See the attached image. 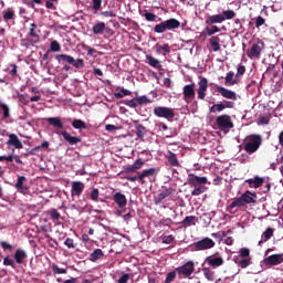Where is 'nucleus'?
I'll use <instances>...</instances> for the list:
<instances>
[{"mask_svg":"<svg viewBox=\"0 0 283 283\" xmlns=\"http://www.w3.org/2000/svg\"><path fill=\"white\" fill-rule=\"evenodd\" d=\"M265 266H277L283 263V253L272 254L264 260Z\"/></svg>","mask_w":283,"mask_h":283,"instance_id":"nucleus-19","label":"nucleus"},{"mask_svg":"<svg viewBox=\"0 0 283 283\" xmlns=\"http://www.w3.org/2000/svg\"><path fill=\"white\" fill-rule=\"evenodd\" d=\"M166 158H167L170 167H180V161L178 160V155H176L174 151L168 150Z\"/></svg>","mask_w":283,"mask_h":283,"instance_id":"nucleus-25","label":"nucleus"},{"mask_svg":"<svg viewBox=\"0 0 283 283\" xmlns=\"http://www.w3.org/2000/svg\"><path fill=\"white\" fill-rule=\"evenodd\" d=\"M154 115L157 116V118H166V120H174L176 117V112L174 108H169L166 106H156L154 108Z\"/></svg>","mask_w":283,"mask_h":283,"instance_id":"nucleus-9","label":"nucleus"},{"mask_svg":"<svg viewBox=\"0 0 283 283\" xmlns=\"http://www.w3.org/2000/svg\"><path fill=\"white\" fill-rule=\"evenodd\" d=\"M138 176H126L128 182H136L138 180L142 185H145V178H153L158 175L157 168L144 169L142 172H137Z\"/></svg>","mask_w":283,"mask_h":283,"instance_id":"nucleus-6","label":"nucleus"},{"mask_svg":"<svg viewBox=\"0 0 283 283\" xmlns=\"http://www.w3.org/2000/svg\"><path fill=\"white\" fill-rule=\"evenodd\" d=\"M132 277V275L129 274H123L119 279H118V283H127L129 282V279Z\"/></svg>","mask_w":283,"mask_h":283,"instance_id":"nucleus-64","label":"nucleus"},{"mask_svg":"<svg viewBox=\"0 0 283 283\" xmlns=\"http://www.w3.org/2000/svg\"><path fill=\"white\" fill-rule=\"evenodd\" d=\"M50 216H51V220H53V222H55V220L61 219V213H59V211L56 209H52L50 211Z\"/></svg>","mask_w":283,"mask_h":283,"instance_id":"nucleus-52","label":"nucleus"},{"mask_svg":"<svg viewBox=\"0 0 283 283\" xmlns=\"http://www.w3.org/2000/svg\"><path fill=\"white\" fill-rule=\"evenodd\" d=\"M262 147V135L252 134L245 138L243 144V149L249 154V156L255 154Z\"/></svg>","mask_w":283,"mask_h":283,"instance_id":"nucleus-4","label":"nucleus"},{"mask_svg":"<svg viewBox=\"0 0 283 283\" xmlns=\"http://www.w3.org/2000/svg\"><path fill=\"white\" fill-rule=\"evenodd\" d=\"M216 247V241L213 239L206 237L200 241L193 242L190 245L191 251H209V249H213Z\"/></svg>","mask_w":283,"mask_h":283,"instance_id":"nucleus-7","label":"nucleus"},{"mask_svg":"<svg viewBox=\"0 0 283 283\" xmlns=\"http://www.w3.org/2000/svg\"><path fill=\"white\" fill-rule=\"evenodd\" d=\"M238 83H240V80L235 77V73L233 71L228 72L224 85H227V87H231L233 85H238Z\"/></svg>","mask_w":283,"mask_h":283,"instance_id":"nucleus-24","label":"nucleus"},{"mask_svg":"<svg viewBox=\"0 0 283 283\" xmlns=\"http://www.w3.org/2000/svg\"><path fill=\"white\" fill-rule=\"evenodd\" d=\"M3 265L4 266H12V269H14V260H12V258H10V256H6L3 259Z\"/></svg>","mask_w":283,"mask_h":283,"instance_id":"nucleus-55","label":"nucleus"},{"mask_svg":"<svg viewBox=\"0 0 283 283\" xmlns=\"http://www.w3.org/2000/svg\"><path fill=\"white\" fill-rule=\"evenodd\" d=\"M202 273L208 282H213V276L216 275V272L211 271L209 268H203Z\"/></svg>","mask_w":283,"mask_h":283,"instance_id":"nucleus-44","label":"nucleus"},{"mask_svg":"<svg viewBox=\"0 0 283 283\" xmlns=\"http://www.w3.org/2000/svg\"><path fill=\"white\" fill-rule=\"evenodd\" d=\"M220 36L213 35L210 38L209 43L211 46L212 52H220L221 45H220Z\"/></svg>","mask_w":283,"mask_h":283,"instance_id":"nucleus-29","label":"nucleus"},{"mask_svg":"<svg viewBox=\"0 0 283 283\" xmlns=\"http://www.w3.org/2000/svg\"><path fill=\"white\" fill-rule=\"evenodd\" d=\"M258 195L255 192L245 191L240 197L235 198L228 207L227 211L229 213H238V209L241 207H247V205H255V199Z\"/></svg>","mask_w":283,"mask_h":283,"instance_id":"nucleus-1","label":"nucleus"},{"mask_svg":"<svg viewBox=\"0 0 283 283\" xmlns=\"http://www.w3.org/2000/svg\"><path fill=\"white\" fill-rule=\"evenodd\" d=\"M64 244H65V247H67V249H75V247H76V245H74V239H70V238H67L64 241Z\"/></svg>","mask_w":283,"mask_h":283,"instance_id":"nucleus-63","label":"nucleus"},{"mask_svg":"<svg viewBox=\"0 0 283 283\" xmlns=\"http://www.w3.org/2000/svg\"><path fill=\"white\" fill-rule=\"evenodd\" d=\"M56 61H62L63 63H69V65H71V63H74V57H72V55H67V54H59L55 56Z\"/></svg>","mask_w":283,"mask_h":283,"instance_id":"nucleus-38","label":"nucleus"},{"mask_svg":"<svg viewBox=\"0 0 283 283\" xmlns=\"http://www.w3.org/2000/svg\"><path fill=\"white\" fill-rule=\"evenodd\" d=\"M102 6H103V0H93V10H95V12H98Z\"/></svg>","mask_w":283,"mask_h":283,"instance_id":"nucleus-57","label":"nucleus"},{"mask_svg":"<svg viewBox=\"0 0 283 283\" xmlns=\"http://www.w3.org/2000/svg\"><path fill=\"white\" fill-rule=\"evenodd\" d=\"M235 107V103L231 101H223V103L220 104H213L210 107V114H217V112H224V109H233Z\"/></svg>","mask_w":283,"mask_h":283,"instance_id":"nucleus-14","label":"nucleus"},{"mask_svg":"<svg viewBox=\"0 0 283 283\" xmlns=\"http://www.w3.org/2000/svg\"><path fill=\"white\" fill-rule=\"evenodd\" d=\"M51 269H52L54 275H66L67 274V269L59 268V265H56V263H53L51 265Z\"/></svg>","mask_w":283,"mask_h":283,"instance_id":"nucleus-40","label":"nucleus"},{"mask_svg":"<svg viewBox=\"0 0 283 283\" xmlns=\"http://www.w3.org/2000/svg\"><path fill=\"white\" fill-rule=\"evenodd\" d=\"M50 50L51 52H61V44H59V41L56 40L52 41Z\"/></svg>","mask_w":283,"mask_h":283,"instance_id":"nucleus-50","label":"nucleus"},{"mask_svg":"<svg viewBox=\"0 0 283 283\" xmlns=\"http://www.w3.org/2000/svg\"><path fill=\"white\" fill-rule=\"evenodd\" d=\"M216 125L220 132H224L226 134L233 129V120H231V117L227 114L220 115L216 118Z\"/></svg>","mask_w":283,"mask_h":283,"instance_id":"nucleus-8","label":"nucleus"},{"mask_svg":"<svg viewBox=\"0 0 283 283\" xmlns=\"http://www.w3.org/2000/svg\"><path fill=\"white\" fill-rule=\"evenodd\" d=\"M233 262L239 266V269H248V266H251V250L248 248H241L239 250V255L233 256Z\"/></svg>","mask_w":283,"mask_h":283,"instance_id":"nucleus-5","label":"nucleus"},{"mask_svg":"<svg viewBox=\"0 0 283 283\" xmlns=\"http://www.w3.org/2000/svg\"><path fill=\"white\" fill-rule=\"evenodd\" d=\"M205 263L208 264V266H211V269H220V266L224 265V258L219 253H214L206 258Z\"/></svg>","mask_w":283,"mask_h":283,"instance_id":"nucleus-11","label":"nucleus"},{"mask_svg":"<svg viewBox=\"0 0 283 283\" xmlns=\"http://www.w3.org/2000/svg\"><path fill=\"white\" fill-rule=\"evenodd\" d=\"M272 238H273V228H268L262 234V240L259 241V247L262 244V242H268V240H271Z\"/></svg>","mask_w":283,"mask_h":283,"instance_id":"nucleus-36","label":"nucleus"},{"mask_svg":"<svg viewBox=\"0 0 283 283\" xmlns=\"http://www.w3.org/2000/svg\"><path fill=\"white\" fill-rule=\"evenodd\" d=\"M105 22H98L93 27V34H102L103 32H105Z\"/></svg>","mask_w":283,"mask_h":283,"instance_id":"nucleus-39","label":"nucleus"},{"mask_svg":"<svg viewBox=\"0 0 283 283\" xmlns=\"http://www.w3.org/2000/svg\"><path fill=\"white\" fill-rule=\"evenodd\" d=\"M188 185H190V187H193L191 196H202V193L207 191V187L205 185H209V179L207 177H200L193 174H189Z\"/></svg>","mask_w":283,"mask_h":283,"instance_id":"nucleus-2","label":"nucleus"},{"mask_svg":"<svg viewBox=\"0 0 283 283\" xmlns=\"http://www.w3.org/2000/svg\"><path fill=\"white\" fill-rule=\"evenodd\" d=\"M196 222H198V217L196 216H188L182 221V227H193L196 226Z\"/></svg>","mask_w":283,"mask_h":283,"instance_id":"nucleus-35","label":"nucleus"},{"mask_svg":"<svg viewBox=\"0 0 283 283\" xmlns=\"http://www.w3.org/2000/svg\"><path fill=\"white\" fill-rule=\"evenodd\" d=\"M115 98H125V96H132V91L122 88L120 92L114 93Z\"/></svg>","mask_w":283,"mask_h":283,"instance_id":"nucleus-46","label":"nucleus"},{"mask_svg":"<svg viewBox=\"0 0 283 283\" xmlns=\"http://www.w3.org/2000/svg\"><path fill=\"white\" fill-rule=\"evenodd\" d=\"M98 195H99V191L97 188H94L91 192V200H93L94 202H96V200H98Z\"/></svg>","mask_w":283,"mask_h":283,"instance_id":"nucleus-62","label":"nucleus"},{"mask_svg":"<svg viewBox=\"0 0 283 283\" xmlns=\"http://www.w3.org/2000/svg\"><path fill=\"white\" fill-rule=\"evenodd\" d=\"M266 23V20L262 18V15L256 17L255 19V28H262Z\"/></svg>","mask_w":283,"mask_h":283,"instance_id":"nucleus-56","label":"nucleus"},{"mask_svg":"<svg viewBox=\"0 0 283 283\" xmlns=\"http://www.w3.org/2000/svg\"><path fill=\"white\" fill-rule=\"evenodd\" d=\"M210 25L211 28L207 27L205 31L201 33V36H213V34H218V32H220V28L218 25Z\"/></svg>","mask_w":283,"mask_h":283,"instance_id":"nucleus-31","label":"nucleus"},{"mask_svg":"<svg viewBox=\"0 0 283 283\" xmlns=\"http://www.w3.org/2000/svg\"><path fill=\"white\" fill-rule=\"evenodd\" d=\"M50 148V142H43L40 146H35L33 148V151H39L41 149H49Z\"/></svg>","mask_w":283,"mask_h":283,"instance_id":"nucleus-54","label":"nucleus"},{"mask_svg":"<svg viewBox=\"0 0 283 283\" xmlns=\"http://www.w3.org/2000/svg\"><path fill=\"white\" fill-rule=\"evenodd\" d=\"M216 87H217V92H219V94L223 98H228V101H238V94H235V92L218 84L216 85Z\"/></svg>","mask_w":283,"mask_h":283,"instance_id":"nucleus-15","label":"nucleus"},{"mask_svg":"<svg viewBox=\"0 0 283 283\" xmlns=\"http://www.w3.org/2000/svg\"><path fill=\"white\" fill-rule=\"evenodd\" d=\"M174 240H176V237H174V234L164 235L161 238L163 244H171V242H174Z\"/></svg>","mask_w":283,"mask_h":283,"instance_id":"nucleus-49","label":"nucleus"},{"mask_svg":"<svg viewBox=\"0 0 283 283\" xmlns=\"http://www.w3.org/2000/svg\"><path fill=\"white\" fill-rule=\"evenodd\" d=\"M136 134H137V138H139V140H145V136L147 135V128L145 126H143L142 124H137L136 127Z\"/></svg>","mask_w":283,"mask_h":283,"instance_id":"nucleus-34","label":"nucleus"},{"mask_svg":"<svg viewBox=\"0 0 283 283\" xmlns=\"http://www.w3.org/2000/svg\"><path fill=\"white\" fill-rule=\"evenodd\" d=\"M25 180H27L25 176L18 177L15 189H18L20 193H25V191H28V186H23V182H25Z\"/></svg>","mask_w":283,"mask_h":283,"instance_id":"nucleus-30","label":"nucleus"},{"mask_svg":"<svg viewBox=\"0 0 283 283\" xmlns=\"http://www.w3.org/2000/svg\"><path fill=\"white\" fill-rule=\"evenodd\" d=\"M71 65H73V67H76V70H83V67H85V62L83 61V59L75 60L73 57V62H71Z\"/></svg>","mask_w":283,"mask_h":283,"instance_id":"nucleus-47","label":"nucleus"},{"mask_svg":"<svg viewBox=\"0 0 283 283\" xmlns=\"http://www.w3.org/2000/svg\"><path fill=\"white\" fill-rule=\"evenodd\" d=\"M216 23H224V17L222 14H213L206 20L207 25H216Z\"/></svg>","mask_w":283,"mask_h":283,"instance_id":"nucleus-27","label":"nucleus"},{"mask_svg":"<svg viewBox=\"0 0 283 283\" xmlns=\"http://www.w3.org/2000/svg\"><path fill=\"white\" fill-rule=\"evenodd\" d=\"M259 123L260 125H269L271 123V116H260Z\"/></svg>","mask_w":283,"mask_h":283,"instance_id":"nucleus-58","label":"nucleus"},{"mask_svg":"<svg viewBox=\"0 0 283 283\" xmlns=\"http://www.w3.org/2000/svg\"><path fill=\"white\" fill-rule=\"evenodd\" d=\"M39 32L41 31H38L36 23H31L29 33H28V36L32 39L31 43H39V41H41V38L39 36Z\"/></svg>","mask_w":283,"mask_h":283,"instance_id":"nucleus-22","label":"nucleus"},{"mask_svg":"<svg viewBox=\"0 0 283 283\" xmlns=\"http://www.w3.org/2000/svg\"><path fill=\"white\" fill-rule=\"evenodd\" d=\"M46 122L49 125H52V127H55V129H63V122H61L59 117H49Z\"/></svg>","mask_w":283,"mask_h":283,"instance_id":"nucleus-33","label":"nucleus"},{"mask_svg":"<svg viewBox=\"0 0 283 283\" xmlns=\"http://www.w3.org/2000/svg\"><path fill=\"white\" fill-rule=\"evenodd\" d=\"M61 135L69 145H77V143H81V137L72 136L66 130L62 132Z\"/></svg>","mask_w":283,"mask_h":283,"instance_id":"nucleus-28","label":"nucleus"},{"mask_svg":"<svg viewBox=\"0 0 283 283\" xmlns=\"http://www.w3.org/2000/svg\"><path fill=\"white\" fill-rule=\"evenodd\" d=\"M222 17H224V21H231V19H235V11L233 10H226L222 12Z\"/></svg>","mask_w":283,"mask_h":283,"instance_id":"nucleus-48","label":"nucleus"},{"mask_svg":"<svg viewBox=\"0 0 283 283\" xmlns=\"http://www.w3.org/2000/svg\"><path fill=\"white\" fill-rule=\"evenodd\" d=\"M113 200L118 209H125V207H127V197H125L123 192H116L115 196H113Z\"/></svg>","mask_w":283,"mask_h":283,"instance_id":"nucleus-21","label":"nucleus"},{"mask_svg":"<svg viewBox=\"0 0 283 283\" xmlns=\"http://www.w3.org/2000/svg\"><path fill=\"white\" fill-rule=\"evenodd\" d=\"M72 127H74V129H87V124L82 119H74L72 122Z\"/></svg>","mask_w":283,"mask_h":283,"instance_id":"nucleus-43","label":"nucleus"},{"mask_svg":"<svg viewBox=\"0 0 283 283\" xmlns=\"http://www.w3.org/2000/svg\"><path fill=\"white\" fill-rule=\"evenodd\" d=\"M102 17H105L106 19H115L116 13H114V11H102L101 12Z\"/></svg>","mask_w":283,"mask_h":283,"instance_id":"nucleus-60","label":"nucleus"},{"mask_svg":"<svg viewBox=\"0 0 283 283\" xmlns=\"http://www.w3.org/2000/svg\"><path fill=\"white\" fill-rule=\"evenodd\" d=\"M196 98V84H188L184 86V99L186 103H191Z\"/></svg>","mask_w":283,"mask_h":283,"instance_id":"nucleus-16","label":"nucleus"},{"mask_svg":"<svg viewBox=\"0 0 283 283\" xmlns=\"http://www.w3.org/2000/svg\"><path fill=\"white\" fill-rule=\"evenodd\" d=\"M28 258V253L24 250L18 249L14 253V260L17 264H23V260Z\"/></svg>","mask_w":283,"mask_h":283,"instance_id":"nucleus-32","label":"nucleus"},{"mask_svg":"<svg viewBox=\"0 0 283 283\" xmlns=\"http://www.w3.org/2000/svg\"><path fill=\"white\" fill-rule=\"evenodd\" d=\"M193 261H188L182 266H179L176 269V272L179 273V275H185V277H189L196 269L193 268Z\"/></svg>","mask_w":283,"mask_h":283,"instance_id":"nucleus-17","label":"nucleus"},{"mask_svg":"<svg viewBox=\"0 0 283 283\" xmlns=\"http://www.w3.org/2000/svg\"><path fill=\"white\" fill-rule=\"evenodd\" d=\"M146 60L148 65H150V67H155V69L160 67V61H158L156 57L151 55H146Z\"/></svg>","mask_w":283,"mask_h":283,"instance_id":"nucleus-41","label":"nucleus"},{"mask_svg":"<svg viewBox=\"0 0 283 283\" xmlns=\"http://www.w3.org/2000/svg\"><path fill=\"white\" fill-rule=\"evenodd\" d=\"M149 103H151V99H148L146 95L124 101V105L132 107V109H136L140 105H149Z\"/></svg>","mask_w":283,"mask_h":283,"instance_id":"nucleus-12","label":"nucleus"},{"mask_svg":"<svg viewBox=\"0 0 283 283\" xmlns=\"http://www.w3.org/2000/svg\"><path fill=\"white\" fill-rule=\"evenodd\" d=\"M264 51V41L258 39L251 46V49L247 52L249 59H260L262 56V52Z\"/></svg>","mask_w":283,"mask_h":283,"instance_id":"nucleus-10","label":"nucleus"},{"mask_svg":"<svg viewBox=\"0 0 283 283\" xmlns=\"http://www.w3.org/2000/svg\"><path fill=\"white\" fill-rule=\"evenodd\" d=\"M14 10L8 9L7 11L3 12V21H12L14 19Z\"/></svg>","mask_w":283,"mask_h":283,"instance_id":"nucleus-45","label":"nucleus"},{"mask_svg":"<svg viewBox=\"0 0 283 283\" xmlns=\"http://www.w3.org/2000/svg\"><path fill=\"white\" fill-rule=\"evenodd\" d=\"M83 189H85V185L81 181H74L72 184V190L71 193L72 196H81V193H83Z\"/></svg>","mask_w":283,"mask_h":283,"instance_id":"nucleus-26","label":"nucleus"},{"mask_svg":"<svg viewBox=\"0 0 283 283\" xmlns=\"http://www.w3.org/2000/svg\"><path fill=\"white\" fill-rule=\"evenodd\" d=\"M7 136H9L7 145H9L10 147H14L15 149H23V144L21 143V139H19V136H17V134H7Z\"/></svg>","mask_w":283,"mask_h":283,"instance_id":"nucleus-20","label":"nucleus"},{"mask_svg":"<svg viewBox=\"0 0 283 283\" xmlns=\"http://www.w3.org/2000/svg\"><path fill=\"white\" fill-rule=\"evenodd\" d=\"M174 193H176L175 188H164V190L159 192L158 196L155 197V205H160L163 200L169 198V196H174Z\"/></svg>","mask_w":283,"mask_h":283,"instance_id":"nucleus-18","label":"nucleus"},{"mask_svg":"<svg viewBox=\"0 0 283 283\" xmlns=\"http://www.w3.org/2000/svg\"><path fill=\"white\" fill-rule=\"evenodd\" d=\"M245 182L251 189H260L264 185V178L255 176L253 179H248Z\"/></svg>","mask_w":283,"mask_h":283,"instance_id":"nucleus-23","label":"nucleus"},{"mask_svg":"<svg viewBox=\"0 0 283 283\" xmlns=\"http://www.w3.org/2000/svg\"><path fill=\"white\" fill-rule=\"evenodd\" d=\"M244 72H247V67L244 65H239L237 69L235 78H241V76H244Z\"/></svg>","mask_w":283,"mask_h":283,"instance_id":"nucleus-51","label":"nucleus"},{"mask_svg":"<svg viewBox=\"0 0 283 283\" xmlns=\"http://www.w3.org/2000/svg\"><path fill=\"white\" fill-rule=\"evenodd\" d=\"M146 21H150V22H154L156 21V19H158V15H156L155 13H151V12H146L144 14Z\"/></svg>","mask_w":283,"mask_h":283,"instance_id":"nucleus-53","label":"nucleus"},{"mask_svg":"<svg viewBox=\"0 0 283 283\" xmlns=\"http://www.w3.org/2000/svg\"><path fill=\"white\" fill-rule=\"evenodd\" d=\"M103 250L96 249L91 253V262H96V260H101V258H104Z\"/></svg>","mask_w":283,"mask_h":283,"instance_id":"nucleus-42","label":"nucleus"},{"mask_svg":"<svg viewBox=\"0 0 283 283\" xmlns=\"http://www.w3.org/2000/svg\"><path fill=\"white\" fill-rule=\"evenodd\" d=\"M143 165H145V161L143 159H137L133 166L138 171V169H143Z\"/></svg>","mask_w":283,"mask_h":283,"instance_id":"nucleus-61","label":"nucleus"},{"mask_svg":"<svg viewBox=\"0 0 283 283\" xmlns=\"http://www.w3.org/2000/svg\"><path fill=\"white\" fill-rule=\"evenodd\" d=\"M176 280V271L169 272L166 276L165 283H171Z\"/></svg>","mask_w":283,"mask_h":283,"instance_id":"nucleus-59","label":"nucleus"},{"mask_svg":"<svg viewBox=\"0 0 283 283\" xmlns=\"http://www.w3.org/2000/svg\"><path fill=\"white\" fill-rule=\"evenodd\" d=\"M197 96L199 101H205L207 98V90L209 88V80L207 77H200L198 82Z\"/></svg>","mask_w":283,"mask_h":283,"instance_id":"nucleus-13","label":"nucleus"},{"mask_svg":"<svg viewBox=\"0 0 283 283\" xmlns=\"http://www.w3.org/2000/svg\"><path fill=\"white\" fill-rule=\"evenodd\" d=\"M1 112L3 120H8V118H10V107H8V104H3L0 102V114Z\"/></svg>","mask_w":283,"mask_h":283,"instance_id":"nucleus-37","label":"nucleus"},{"mask_svg":"<svg viewBox=\"0 0 283 283\" xmlns=\"http://www.w3.org/2000/svg\"><path fill=\"white\" fill-rule=\"evenodd\" d=\"M178 28H180V21L176 18H170L156 24L153 32H155V34H165V32H175Z\"/></svg>","mask_w":283,"mask_h":283,"instance_id":"nucleus-3","label":"nucleus"}]
</instances>
